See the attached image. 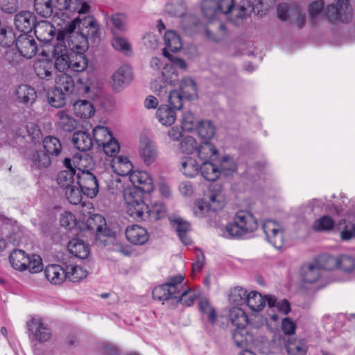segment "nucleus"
Masks as SVG:
<instances>
[{
  "mask_svg": "<svg viewBox=\"0 0 355 355\" xmlns=\"http://www.w3.org/2000/svg\"><path fill=\"white\" fill-rule=\"evenodd\" d=\"M62 33H58L56 44L53 45V56L60 71L71 69L76 72L83 71L88 65L86 55L80 51L69 50L62 40Z\"/></svg>",
  "mask_w": 355,
  "mask_h": 355,
  "instance_id": "f257e3e1",
  "label": "nucleus"
},
{
  "mask_svg": "<svg viewBox=\"0 0 355 355\" xmlns=\"http://www.w3.org/2000/svg\"><path fill=\"white\" fill-rule=\"evenodd\" d=\"M258 228V222L248 211L240 210L234 217V220L226 225L223 236L227 239H239L254 232Z\"/></svg>",
  "mask_w": 355,
  "mask_h": 355,
  "instance_id": "f03ea898",
  "label": "nucleus"
},
{
  "mask_svg": "<svg viewBox=\"0 0 355 355\" xmlns=\"http://www.w3.org/2000/svg\"><path fill=\"white\" fill-rule=\"evenodd\" d=\"M225 201L220 189L211 188L204 195L202 199L197 200L193 207V212L197 217L202 218L209 211H217L225 206Z\"/></svg>",
  "mask_w": 355,
  "mask_h": 355,
  "instance_id": "7ed1b4c3",
  "label": "nucleus"
},
{
  "mask_svg": "<svg viewBox=\"0 0 355 355\" xmlns=\"http://www.w3.org/2000/svg\"><path fill=\"white\" fill-rule=\"evenodd\" d=\"M87 228L95 234L96 243L105 246L114 241L116 232L108 228L105 219L101 214H92L86 220Z\"/></svg>",
  "mask_w": 355,
  "mask_h": 355,
  "instance_id": "20e7f679",
  "label": "nucleus"
},
{
  "mask_svg": "<svg viewBox=\"0 0 355 355\" xmlns=\"http://www.w3.org/2000/svg\"><path fill=\"white\" fill-rule=\"evenodd\" d=\"M145 192L137 188H127L123 191V198L127 204V213L137 220L144 217L143 211L148 209L144 201Z\"/></svg>",
  "mask_w": 355,
  "mask_h": 355,
  "instance_id": "39448f33",
  "label": "nucleus"
},
{
  "mask_svg": "<svg viewBox=\"0 0 355 355\" xmlns=\"http://www.w3.org/2000/svg\"><path fill=\"white\" fill-rule=\"evenodd\" d=\"M77 22H78V19H74L58 33L64 35L62 40L65 42V39H67L69 50L84 51L88 48L89 42L85 36L81 34V31L79 29L77 31H76Z\"/></svg>",
  "mask_w": 355,
  "mask_h": 355,
  "instance_id": "423d86ee",
  "label": "nucleus"
},
{
  "mask_svg": "<svg viewBox=\"0 0 355 355\" xmlns=\"http://www.w3.org/2000/svg\"><path fill=\"white\" fill-rule=\"evenodd\" d=\"M78 170L77 184L85 196L90 198L96 197L99 191L96 176L89 170H82L80 168Z\"/></svg>",
  "mask_w": 355,
  "mask_h": 355,
  "instance_id": "0eeeda50",
  "label": "nucleus"
},
{
  "mask_svg": "<svg viewBox=\"0 0 355 355\" xmlns=\"http://www.w3.org/2000/svg\"><path fill=\"white\" fill-rule=\"evenodd\" d=\"M183 279L184 277L180 275L171 277L166 283L156 286L153 290V297L159 301L174 299V295L179 293L178 285Z\"/></svg>",
  "mask_w": 355,
  "mask_h": 355,
  "instance_id": "6e6552de",
  "label": "nucleus"
},
{
  "mask_svg": "<svg viewBox=\"0 0 355 355\" xmlns=\"http://www.w3.org/2000/svg\"><path fill=\"white\" fill-rule=\"evenodd\" d=\"M325 15L329 21L347 22L352 17V9L349 0H337L336 4L327 6Z\"/></svg>",
  "mask_w": 355,
  "mask_h": 355,
  "instance_id": "1a4fd4ad",
  "label": "nucleus"
},
{
  "mask_svg": "<svg viewBox=\"0 0 355 355\" xmlns=\"http://www.w3.org/2000/svg\"><path fill=\"white\" fill-rule=\"evenodd\" d=\"M262 227L268 241L275 248L281 249L285 241L282 226L272 220H267Z\"/></svg>",
  "mask_w": 355,
  "mask_h": 355,
  "instance_id": "9d476101",
  "label": "nucleus"
},
{
  "mask_svg": "<svg viewBox=\"0 0 355 355\" xmlns=\"http://www.w3.org/2000/svg\"><path fill=\"white\" fill-rule=\"evenodd\" d=\"M163 55L168 58L173 64H166L164 68L162 74L164 80L168 84L173 85L178 80V75L175 67L185 70L187 67L186 62L178 57L173 56L166 49H163Z\"/></svg>",
  "mask_w": 355,
  "mask_h": 355,
  "instance_id": "9b49d317",
  "label": "nucleus"
},
{
  "mask_svg": "<svg viewBox=\"0 0 355 355\" xmlns=\"http://www.w3.org/2000/svg\"><path fill=\"white\" fill-rule=\"evenodd\" d=\"M28 331L35 340L40 343L49 342L52 337V331L42 318H32L27 324Z\"/></svg>",
  "mask_w": 355,
  "mask_h": 355,
  "instance_id": "f8f14e48",
  "label": "nucleus"
},
{
  "mask_svg": "<svg viewBox=\"0 0 355 355\" xmlns=\"http://www.w3.org/2000/svg\"><path fill=\"white\" fill-rule=\"evenodd\" d=\"M322 270L318 262L304 263L300 269V277L302 283L313 284L322 277Z\"/></svg>",
  "mask_w": 355,
  "mask_h": 355,
  "instance_id": "ddd939ff",
  "label": "nucleus"
},
{
  "mask_svg": "<svg viewBox=\"0 0 355 355\" xmlns=\"http://www.w3.org/2000/svg\"><path fill=\"white\" fill-rule=\"evenodd\" d=\"M15 45L21 56L26 58H32L37 51V45L35 40L26 34H20L15 40Z\"/></svg>",
  "mask_w": 355,
  "mask_h": 355,
  "instance_id": "4468645a",
  "label": "nucleus"
},
{
  "mask_svg": "<svg viewBox=\"0 0 355 355\" xmlns=\"http://www.w3.org/2000/svg\"><path fill=\"white\" fill-rule=\"evenodd\" d=\"M112 79L114 90L119 91L128 86L133 80L132 67L127 64L121 66L113 73Z\"/></svg>",
  "mask_w": 355,
  "mask_h": 355,
  "instance_id": "2eb2a0df",
  "label": "nucleus"
},
{
  "mask_svg": "<svg viewBox=\"0 0 355 355\" xmlns=\"http://www.w3.org/2000/svg\"><path fill=\"white\" fill-rule=\"evenodd\" d=\"M77 27L81 31V34L85 36L88 42H95L99 38V26L97 21L91 17H85L83 19H78Z\"/></svg>",
  "mask_w": 355,
  "mask_h": 355,
  "instance_id": "dca6fc26",
  "label": "nucleus"
},
{
  "mask_svg": "<svg viewBox=\"0 0 355 355\" xmlns=\"http://www.w3.org/2000/svg\"><path fill=\"white\" fill-rule=\"evenodd\" d=\"M130 180L133 184L132 188L149 193L153 190V180L145 171H136L130 175Z\"/></svg>",
  "mask_w": 355,
  "mask_h": 355,
  "instance_id": "f3484780",
  "label": "nucleus"
},
{
  "mask_svg": "<svg viewBox=\"0 0 355 355\" xmlns=\"http://www.w3.org/2000/svg\"><path fill=\"white\" fill-rule=\"evenodd\" d=\"M36 17L30 11H21L15 17L16 28L24 34L31 32L35 25Z\"/></svg>",
  "mask_w": 355,
  "mask_h": 355,
  "instance_id": "a211bd4d",
  "label": "nucleus"
},
{
  "mask_svg": "<svg viewBox=\"0 0 355 355\" xmlns=\"http://www.w3.org/2000/svg\"><path fill=\"white\" fill-rule=\"evenodd\" d=\"M127 239L134 245H144L149 239L147 230L137 225H133L127 227L125 230Z\"/></svg>",
  "mask_w": 355,
  "mask_h": 355,
  "instance_id": "6ab92c4d",
  "label": "nucleus"
},
{
  "mask_svg": "<svg viewBox=\"0 0 355 355\" xmlns=\"http://www.w3.org/2000/svg\"><path fill=\"white\" fill-rule=\"evenodd\" d=\"M34 70L37 76L41 79L51 80L57 73V67L50 60H38L34 64Z\"/></svg>",
  "mask_w": 355,
  "mask_h": 355,
  "instance_id": "aec40b11",
  "label": "nucleus"
},
{
  "mask_svg": "<svg viewBox=\"0 0 355 355\" xmlns=\"http://www.w3.org/2000/svg\"><path fill=\"white\" fill-rule=\"evenodd\" d=\"M139 154L144 162L150 165L155 162L158 150L155 143L149 139H144L139 145Z\"/></svg>",
  "mask_w": 355,
  "mask_h": 355,
  "instance_id": "412c9836",
  "label": "nucleus"
},
{
  "mask_svg": "<svg viewBox=\"0 0 355 355\" xmlns=\"http://www.w3.org/2000/svg\"><path fill=\"white\" fill-rule=\"evenodd\" d=\"M44 274L48 281L55 285H60L67 279L66 268L58 264L48 265L44 269Z\"/></svg>",
  "mask_w": 355,
  "mask_h": 355,
  "instance_id": "4be33fe9",
  "label": "nucleus"
},
{
  "mask_svg": "<svg viewBox=\"0 0 355 355\" xmlns=\"http://www.w3.org/2000/svg\"><path fill=\"white\" fill-rule=\"evenodd\" d=\"M33 29L37 39L45 43L51 41L55 30L51 23L44 20L35 22Z\"/></svg>",
  "mask_w": 355,
  "mask_h": 355,
  "instance_id": "5701e85b",
  "label": "nucleus"
},
{
  "mask_svg": "<svg viewBox=\"0 0 355 355\" xmlns=\"http://www.w3.org/2000/svg\"><path fill=\"white\" fill-rule=\"evenodd\" d=\"M278 17L281 20H287L289 18L296 17L299 26H302L305 21V16L302 15L297 6H288L286 3H281L277 6Z\"/></svg>",
  "mask_w": 355,
  "mask_h": 355,
  "instance_id": "b1692460",
  "label": "nucleus"
},
{
  "mask_svg": "<svg viewBox=\"0 0 355 355\" xmlns=\"http://www.w3.org/2000/svg\"><path fill=\"white\" fill-rule=\"evenodd\" d=\"M54 87L70 96L74 93L75 81L71 76L60 73L56 75Z\"/></svg>",
  "mask_w": 355,
  "mask_h": 355,
  "instance_id": "393cba45",
  "label": "nucleus"
},
{
  "mask_svg": "<svg viewBox=\"0 0 355 355\" xmlns=\"http://www.w3.org/2000/svg\"><path fill=\"white\" fill-rule=\"evenodd\" d=\"M17 100L19 103L28 105H32L37 98L35 89L28 85H21L16 91Z\"/></svg>",
  "mask_w": 355,
  "mask_h": 355,
  "instance_id": "a878e982",
  "label": "nucleus"
},
{
  "mask_svg": "<svg viewBox=\"0 0 355 355\" xmlns=\"http://www.w3.org/2000/svg\"><path fill=\"white\" fill-rule=\"evenodd\" d=\"M9 261L14 269L24 271L28 263V255L22 250L15 249L10 254Z\"/></svg>",
  "mask_w": 355,
  "mask_h": 355,
  "instance_id": "bb28decb",
  "label": "nucleus"
},
{
  "mask_svg": "<svg viewBox=\"0 0 355 355\" xmlns=\"http://www.w3.org/2000/svg\"><path fill=\"white\" fill-rule=\"evenodd\" d=\"M171 223L175 229L181 241L184 245L191 244V239L188 236V232L190 231V224L181 218H178L171 220Z\"/></svg>",
  "mask_w": 355,
  "mask_h": 355,
  "instance_id": "cd10ccee",
  "label": "nucleus"
},
{
  "mask_svg": "<svg viewBox=\"0 0 355 355\" xmlns=\"http://www.w3.org/2000/svg\"><path fill=\"white\" fill-rule=\"evenodd\" d=\"M73 144L79 150L87 151L93 146V137L86 132L78 131L73 135Z\"/></svg>",
  "mask_w": 355,
  "mask_h": 355,
  "instance_id": "c85d7f7f",
  "label": "nucleus"
},
{
  "mask_svg": "<svg viewBox=\"0 0 355 355\" xmlns=\"http://www.w3.org/2000/svg\"><path fill=\"white\" fill-rule=\"evenodd\" d=\"M68 249L71 254L80 259H86L89 254L87 245L79 239H72L68 243Z\"/></svg>",
  "mask_w": 355,
  "mask_h": 355,
  "instance_id": "c756f323",
  "label": "nucleus"
},
{
  "mask_svg": "<svg viewBox=\"0 0 355 355\" xmlns=\"http://www.w3.org/2000/svg\"><path fill=\"white\" fill-rule=\"evenodd\" d=\"M157 118L164 125H171L176 119L175 109L168 105H162L157 110Z\"/></svg>",
  "mask_w": 355,
  "mask_h": 355,
  "instance_id": "7c9ffc66",
  "label": "nucleus"
},
{
  "mask_svg": "<svg viewBox=\"0 0 355 355\" xmlns=\"http://www.w3.org/2000/svg\"><path fill=\"white\" fill-rule=\"evenodd\" d=\"M73 107L75 114L80 118H90L95 113V109L92 103L86 100L76 101Z\"/></svg>",
  "mask_w": 355,
  "mask_h": 355,
  "instance_id": "2f4dec72",
  "label": "nucleus"
},
{
  "mask_svg": "<svg viewBox=\"0 0 355 355\" xmlns=\"http://www.w3.org/2000/svg\"><path fill=\"white\" fill-rule=\"evenodd\" d=\"M232 339L235 345L241 348L246 347L253 341V337L246 327L236 328L232 332Z\"/></svg>",
  "mask_w": 355,
  "mask_h": 355,
  "instance_id": "473e14b6",
  "label": "nucleus"
},
{
  "mask_svg": "<svg viewBox=\"0 0 355 355\" xmlns=\"http://www.w3.org/2000/svg\"><path fill=\"white\" fill-rule=\"evenodd\" d=\"M259 1H251L250 0H241L239 3L234 8L236 12V17L237 19H243L246 15L251 12L259 13V10H256L254 6L260 4Z\"/></svg>",
  "mask_w": 355,
  "mask_h": 355,
  "instance_id": "72a5a7b5",
  "label": "nucleus"
},
{
  "mask_svg": "<svg viewBox=\"0 0 355 355\" xmlns=\"http://www.w3.org/2000/svg\"><path fill=\"white\" fill-rule=\"evenodd\" d=\"M58 126L64 132H73L77 127L76 120L64 110H60L58 112Z\"/></svg>",
  "mask_w": 355,
  "mask_h": 355,
  "instance_id": "f704fd0d",
  "label": "nucleus"
},
{
  "mask_svg": "<svg viewBox=\"0 0 355 355\" xmlns=\"http://www.w3.org/2000/svg\"><path fill=\"white\" fill-rule=\"evenodd\" d=\"M202 176L208 181H215L220 177L218 164L205 161L200 167Z\"/></svg>",
  "mask_w": 355,
  "mask_h": 355,
  "instance_id": "c9c22d12",
  "label": "nucleus"
},
{
  "mask_svg": "<svg viewBox=\"0 0 355 355\" xmlns=\"http://www.w3.org/2000/svg\"><path fill=\"white\" fill-rule=\"evenodd\" d=\"M143 213L144 214V217L139 220L156 221L165 217L166 210L162 204H155L150 209L148 207V209L144 211Z\"/></svg>",
  "mask_w": 355,
  "mask_h": 355,
  "instance_id": "e433bc0d",
  "label": "nucleus"
},
{
  "mask_svg": "<svg viewBox=\"0 0 355 355\" xmlns=\"http://www.w3.org/2000/svg\"><path fill=\"white\" fill-rule=\"evenodd\" d=\"M266 301H267L266 297L264 298L261 293L257 291H251L248 293L245 304L252 311H259L265 306Z\"/></svg>",
  "mask_w": 355,
  "mask_h": 355,
  "instance_id": "4c0bfd02",
  "label": "nucleus"
},
{
  "mask_svg": "<svg viewBox=\"0 0 355 355\" xmlns=\"http://www.w3.org/2000/svg\"><path fill=\"white\" fill-rule=\"evenodd\" d=\"M31 166L37 169H43L49 167L51 164L49 155L43 150H36L31 157Z\"/></svg>",
  "mask_w": 355,
  "mask_h": 355,
  "instance_id": "58836bf2",
  "label": "nucleus"
},
{
  "mask_svg": "<svg viewBox=\"0 0 355 355\" xmlns=\"http://www.w3.org/2000/svg\"><path fill=\"white\" fill-rule=\"evenodd\" d=\"M198 156L202 161H214V157L218 154V150L215 146L209 141H204L197 148Z\"/></svg>",
  "mask_w": 355,
  "mask_h": 355,
  "instance_id": "ea45409f",
  "label": "nucleus"
},
{
  "mask_svg": "<svg viewBox=\"0 0 355 355\" xmlns=\"http://www.w3.org/2000/svg\"><path fill=\"white\" fill-rule=\"evenodd\" d=\"M166 49L168 52H177L182 49V44L180 36L173 31H168L164 35Z\"/></svg>",
  "mask_w": 355,
  "mask_h": 355,
  "instance_id": "a19ab883",
  "label": "nucleus"
},
{
  "mask_svg": "<svg viewBox=\"0 0 355 355\" xmlns=\"http://www.w3.org/2000/svg\"><path fill=\"white\" fill-rule=\"evenodd\" d=\"M68 97L69 96L55 87L48 93V101L51 106L55 108L63 107L67 103Z\"/></svg>",
  "mask_w": 355,
  "mask_h": 355,
  "instance_id": "79ce46f5",
  "label": "nucleus"
},
{
  "mask_svg": "<svg viewBox=\"0 0 355 355\" xmlns=\"http://www.w3.org/2000/svg\"><path fill=\"white\" fill-rule=\"evenodd\" d=\"M180 92L185 99H192L197 96L196 82L190 78H184L180 85Z\"/></svg>",
  "mask_w": 355,
  "mask_h": 355,
  "instance_id": "37998d69",
  "label": "nucleus"
},
{
  "mask_svg": "<svg viewBox=\"0 0 355 355\" xmlns=\"http://www.w3.org/2000/svg\"><path fill=\"white\" fill-rule=\"evenodd\" d=\"M43 146L49 155L58 156L62 151L61 142L55 137L46 136L43 140Z\"/></svg>",
  "mask_w": 355,
  "mask_h": 355,
  "instance_id": "c03bdc74",
  "label": "nucleus"
},
{
  "mask_svg": "<svg viewBox=\"0 0 355 355\" xmlns=\"http://www.w3.org/2000/svg\"><path fill=\"white\" fill-rule=\"evenodd\" d=\"M93 138L98 146L103 147L113 139V136L107 127L97 126L93 130Z\"/></svg>",
  "mask_w": 355,
  "mask_h": 355,
  "instance_id": "a18cd8bd",
  "label": "nucleus"
},
{
  "mask_svg": "<svg viewBox=\"0 0 355 355\" xmlns=\"http://www.w3.org/2000/svg\"><path fill=\"white\" fill-rule=\"evenodd\" d=\"M180 171L187 177H194L198 173V164L193 158L186 157L180 162Z\"/></svg>",
  "mask_w": 355,
  "mask_h": 355,
  "instance_id": "49530a36",
  "label": "nucleus"
},
{
  "mask_svg": "<svg viewBox=\"0 0 355 355\" xmlns=\"http://www.w3.org/2000/svg\"><path fill=\"white\" fill-rule=\"evenodd\" d=\"M229 316L232 324L236 328L244 327L248 324V315L241 308L234 307L230 309Z\"/></svg>",
  "mask_w": 355,
  "mask_h": 355,
  "instance_id": "de8ad7c7",
  "label": "nucleus"
},
{
  "mask_svg": "<svg viewBox=\"0 0 355 355\" xmlns=\"http://www.w3.org/2000/svg\"><path fill=\"white\" fill-rule=\"evenodd\" d=\"M76 169L63 170L60 171L57 177L58 184L64 189L74 184Z\"/></svg>",
  "mask_w": 355,
  "mask_h": 355,
  "instance_id": "09e8293b",
  "label": "nucleus"
},
{
  "mask_svg": "<svg viewBox=\"0 0 355 355\" xmlns=\"http://www.w3.org/2000/svg\"><path fill=\"white\" fill-rule=\"evenodd\" d=\"M114 168L115 171L121 176H126L133 172V166L127 157H118L116 160L114 162Z\"/></svg>",
  "mask_w": 355,
  "mask_h": 355,
  "instance_id": "8fccbe9b",
  "label": "nucleus"
},
{
  "mask_svg": "<svg viewBox=\"0 0 355 355\" xmlns=\"http://www.w3.org/2000/svg\"><path fill=\"white\" fill-rule=\"evenodd\" d=\"M67 279L71 282H78L85 278L87 272L81 266L76 265H69L66 267Z\"/></svg>",
  "mask_w": 355,
  "mask_h": 355,
  "instance_id": "3c124183",
  "label": "nucleus"
},
{
  "mask_svg": "<svg viewBox=\"0 0 355 355\" xmlns=\"http://www.w3.org/2000/svg\"><path fill=\"white\" fill-rule=\"evenodd\" d=\"M335 221L329 216H323L314 220L312 229L315 232H327L333 229Z\"/></svg>",
  "mask_w": 355,
  "mask_h": 355,
  "instance_id": "603ef678",
  "label": "nucleus"
},
{
  "mask_svg": "<svg viewBox=\"0 0 355 355\" xmlns=\"http://www.w3.org/2000/svg\"><path fill=\"white\" fill-rule=\"evenodd\" d=\"M34 8L38 15L49 17L52 15L53 11L52 0H35Z\"/></svg>",
  "mask_w": 355,
  "mask_h": 355,
  "instance_id": "864d4df0",
  "label": "nucleus"
},
{
  "mask_svg": "<svg viewBox=\"0 0 355 355\" xmlns=\"http://www.w3.org/2000/svg\"><path fill=\"white\" fill-rule=\"evenodd\" d=\"M199 309L200 311L207 315L208 322L214 324L217 320V315L215 309L211 306L209 300L206 298H202L198 302Z\"/></svg>",
  "mask_w": 355,
  "mask_h": 355,
  "instance_id": "5fc2aeb1",
  "label": "nucleus"
},
{
  "mask_svg": "<svg viewBox=\"0 0 355 355\" xmlns=\"http://www.w3.org/2000/svg\"><path fill=\"white\" fill-rule=\"evenodd\" d=\"M203 15L208 19H213L219 13L216 0H204L201 4Z\"/></svg>",
  "mask_w": 355,
  "mask_h": 355,
  "instance_id": "6e6d98bb",
  "label": "nucleus"
},
{
  "mask_svg": "<svg viewBox=\"0 0 355 355\" xmlns=\"http://www.w3.org/2000/svg\"><path fill=\"white\" fill-rule=\"evenodd\" d=\"M286 349L289 355H306L307 352V347L302 340H288Z\"/></svg>",
  "mask_w": 355,
  "mask_h": 355,
  "instance_id": "4d7b16f0",
  "label": "nucleus"
},
{
  "mask_svg": "<svg viewBox=\"0 0 355 355\" xmlns=\"http://www.w3.org/2000/svg\"><path fill=\"white\" fill-rule=\"evenodd\" d=\"M198 135L205 140L211 139L215 135V128L209 121H202L197 126Z\"/></svg>",
  "mask_w": 355,
  "mask_h": 355,
  "instance_id": "13d9d810",
  "label": "nucleus"
},
{
  "mask_svg": "<svg viewBox=\"0 0 355 355\" xmlns=\"http://www.w3.org/2000/svg\"><path fill=\"white\" fill-rule=\"evenodd\" d=\"M220 175H230L236 170V165L234 160L229 156H224L218 163Z\"/></svg>",
  "mask_w": 355,
  "mask_h": 355,
  "instance_id": "bf43d9fd",
  "label": "nucleus"
},
{
  "mask_svg": "<svg viewBox=\"0 0 355 355\" xmlns=\"http://www.w3.org/2000/svg\"><path fill=\"white\" fill-rule=\"evenodd\" d=\"M110 23L112 26L113 35H119L126 29L125 17L123 15L116 13L110 17Z\"/></svg>",
  "mask_w": 355,
  "mask_h": 355,
  "instance_id": "052dcab7",
  "label": "nucleus"
},
{
  "mask_svg": "<svg viewBox=\"0 0 355 355\" xmlns=\"http://www.w3.org/2000/svg\"><path fill=\"white\" fill-rule=\"evenodd\" d=\"M64 191L65 196L71 204L76 205L81 202L83 192L79 186L73 184L65 189Z\"/></svg>",
  "mask_w": 355,
  "mask_h": 355,
  "instance_id": "680f3d73",
  "label": "nucleus"
},
{
  "mask_svg": "<svg viewBox=\"0 0 355 355\" xmlns=\"http://www.w3.org/2000/svg\"><path fill=\"white\" fill-rule=\"evenodd\" d=\"M266 300L270 309L276 307L279 312L284 314H288L291 311V305L287 300L277 302V300L274 295H267Z\"/></svg>",
  "mask_w": 355,
  "mask_h": 355,
  "instance_id": "e2e57ef3",
  "label": "nucleus"
},
{
  "mask_svg": "<svg viewBox=\"0 0 355 355\" xmlns=\"http://www.w3.org/2000/svg\"><path fill=\"white\" fill-rule=\"evenodd\" d=\"M180 148L183 153L192 154L197 151V142L193 137H185L180 144Z\"/></svg>",
  "mask_w": 355,
  "mask_h": 355,
  "instance_id": "0e129e2a",
  "label": "nucleus"
},
{
  "mask_svg": "<svg viewBox=\"0 0 355 355\" xmlns=\"http://www.w3.org/2000/svg\"><path fill=\"white\" fill-rule=\"evenodd\" d=\"M26 270L31 273H37L43 270L42 259L40 256L32 254L28 256V263L26 266Z\"/></svg>",
  "mask_w": 355,
  "mask_h": 355,
  "instance_id": "69168bd1",
  "label": "nucleus"
},
{
  "mask_svg": "<svg viewBox=\"0 0 355 355\" xmlns=\"http://www.w3.org/2000/svg\"><path fill=\"white\" fill-rule=\"evenodd\" d=\"M184 98V96L180 91L175 89L171 91L168 96L169 106L175 110H181L183 107Z\"/></svg>",
  "mask_w": 355,
  "mask_h": 355,
  "instance_id": "338daca9",
  "label": "nucleus"
},
{
  "mask_svg": "<svg viewBox=\"0 0 355 355\" xmlns=\"http://www.w3.org/2000/svg\"><path fill=\"white\" fill-rule=\"evenodd\" d=\"M338 266L345 272H352L355 268V259L348 255H342L337 261Z\"/></svg>",
  "mask_w": 355,
  "mask_h": 355,
  "instance_id": "774afa93",
  "label": "nucleus"
}]
</instances>
